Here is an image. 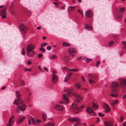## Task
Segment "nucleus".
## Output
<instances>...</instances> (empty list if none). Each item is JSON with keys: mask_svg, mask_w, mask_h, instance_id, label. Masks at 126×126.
<instances>
[{"mask_svg": "<svg viewBox=\"0 0 126 126\" xmlns=\"http://www.w3.org/2000/svg\"><path fill=\"white\" fill-rule=\"evenodd\" d=\"M66 93L64 94H63V102H60V103H63V104H65L66 103H68L69 101V100L68 97V96H70L73 95L74 94L72 92V90L70 89H69L67 90L66 91Z\"/></svg>", "mask_w": 126, "mask_h": 126, "instance_id": "obj_1", "label": "nucleus"}, {"mask_svg": "<svg viewBox=\"0 0 126 126\" xmlns=\"http://www.w3.org/2000/svg\"><path fill=\"white\" fill-rule=\"evenodd\" d=\"M119 85L116 81H113L111 83V91L113 93H116L119 90Z\"/></svg>", "mask_w": 126, "mask_h": 126, "instance_id": "obj_2", "label": "nucleus"}, {"mask_svg": "<svg viewBox=\"0 0 126 126\" xmlns=\"http://www.w3.org/2000/svg\"><path fill=\"white\" fill-rule=\"evenodd\" d=\"M73 106L72 109L73 112L74 113H77L80 112L82 110V109L84 107L83 105H82L79 107L77 106V105L74 103H72Z\"/></svg>", "mask_w": 126, "mask_h": 126, "instance_id": "obj_3", "label": "nucleus"}, {"mask_svg": "<svg viewBox=\"0 0 126 126\" xmlns=\"http://www.w3.org/2000/svg\"><path fill=\"white\" fill-rule=\"evenodd\" d=\"M16 96L18 99H16L14 100L13 102L14 104L16 105L22 104L23 102L22 100H20V95L18 91L16 92Z\"/></svg>", "mask_w": 126, "mask_h": 126, "instance_id": "obj_4", "label": "nucleus"}, {"mask_svg": "<svg viewBox=\"0 0 126 126\" xmlns=\"http://www.w3.org/2000/svg\"><path fill=\"white\" fill-rule=\"evenodd\" d=\"M53 74L52 76V82L54 83H56L58 80V78L56 74L57 73L56 71L54 70L53 71Z\"/></svg>", "mask_w": 126, "mask_h": 126, "instance_id": "obj_5", "label": "nucleus"}, {"mask_svg": "<svg viewBox=\"0 0 126 126\" xmlns=\"http://www.w3.org/2000/svg\"><path fill=\"white\" fill-rule=\"evenodd\" d=\"M20 28V31L22 33H25L27 30L26 27L23 24L21 23L19 25Z\"/></svg>", "mask_w": 126, "mask_h": 126, "instance_id": "obj_6", "label": "nucleus"}, {"mask_svg": "<svg viewBox=\"0 0 126 126\" xmlns=\"http://www.w3.org/2000/svg\"><path fill=\"white\" fill-rule=\"evenodd\" d=\"M68 52L70 55L73 57H74L75 54L76 53L75 49L73 48H69L68 49Z\"/></svg>", "mask_w": 126, "mask_h": 126, "instance_id": "obj_7", "label": "nucleus"}, {"mask_svg": "<svg viewBox=\"0 0 126 126\" xmlns=\"http://www.w3.org/2000/svg\"><path fill=\"white\" fill-rule=\"evenodd\" d=\"M67 120L69 121L77 122L80 121V119L78 117H70L67 119Z\"/></svg>", "mask_w": 126, "mask_h": 126, "instance_id": "obj_8", "label": "nucleus"}, {"mask_svg": "<svg viewBox=\"0 0 126 126\" xmlns=\"http://www.w3.org/2000/svg\"><path fill=\"white\" fill-rule=\"evenodd\" d=\"M14 115H13L10 118L9 121L7 123L6 126H12L13 125L14 123Z\"/></svg>", "mask_w": 126, "mask_h": 126, "instance_id": "obj_9", "label": "nucleus"}, {"mask_svg": "<svg viewBox=\"0 0 126 126\" xmlns=\"http://www.w3.org/2000/svg\"><path fill=\"white\" fill-rule=\"evenodd\" d=\"M35 46L33 44H28L26 47L27 50H33L35 49Z\"/></svg>", "mask_w": 126, "mask_h": 126, "instance_id": "obj_10", "label": "nucleus"}, {"mask_svg": "<svg viewBox=\"0 0 126 126\" xmlns=\"http://www.w3.org/2000/svg\"><path fill=\"white\" fill-rule=\"evenodd\" d=\"M120 85L121 88H125L126 85V79H123L121 80L120 83Z\"/></svg>", "mask_w": 126, "mask_h": 126, "instance_id": "obj_11", "label": "nucleus"}, {"mask_svg": "<svg viewBox=\"0 0 126 126\" xmlns=\"http://www.w3.org/2000/svg\"><path fill=\"white\" fill-rule=\"evenodd\" d=\"M104 108L105 109V111L106 112H110V109L108 104L105 103H103Z\"/></svg>", "mask_w": 126, "mask_h": 126, "instance_id": "obj_12", "label": "nucleus"}, {"mask_svg": "<svg viewBox=\"0 0 126 126\" xmlns=\"http://www.w3.org/2000/svg\"><path fill=\"white\" fill-rule=\"evenodd\" d=\"M27 54L29 57H32L34 54V51L33 50H27Z\"/></svg>", "mask_w": 126, "mask_h": 126, "instance_id": "obj_13", "label": "nucleus"}, {"mask_svg": "<svg viewBox=\"0 0 126 126\" xmlns=\"http://www.w3.org/2000/svg\"><path fill=\"white\" fill-rule=\"evenodd\" d=\"M75 96L77 97V100L78 102H81L83 99V97L79 94H74Z\"/></svg>", "mask_w": 126, "mask_h": 126, "instance_id": "obj_14", "label": "nucleus"}, {"mask_svg": "<svg viewBox=\"0 0 126 126\" xmlns=\"http://www.w3.org/2000/svg\"><path fill=\"white\" fill-rule=\"evenodd\" d=\"M17 108L22 111H25L26 110V107L25 105L20 106Z\"/></svg>", "mask_w": 126, "mask_h": 126, "instance_id": "obj_15", "label": "nucleus"}, {"mask_svg": "<svg viewBox=\"0 0 126 126\" xmlns=\"http://www.w3.org/2000/svg\"><path fill=\"white\" fill-rule=\"evenodd\" d=\"M6 14L7 11L5 8L0 11V15L1 16H5Z\"/></svg>", "mask_w": 126, "mask_h": 126, "instance_id": "obj_16", "label": "nucleus"}, {"mask_svg": "<svg viewBox=\"0 0 126 126\" xmlns=\"http://www.w3.org/2000/svg\"><path fill=\"white\" fill-rule=\"evenodd\" d=\"M63 107L61 106L58 104L56 105L55 107V109L61 111L63 109Z\"/></svg>", "mask_w": 126, "mask_h": 126, "instance_id": "obj_17", "label": "nucleus"}, {"mask_svg": "<svg viewBox=\"0 0 126 126\" xmlns=\"http://www.w3.org/2000/svg\"><path fill=\"white\" fill-rule=\"evenodd\" d=\"M104 124L105 126H112L113 123L111 121H106L104 122Z\"/></svg>", "mask_w": 126, "mask_h": 126, "instance_id": "obj_18", "label": "nucleus"}, {"mask_svg": "<svg viewBox=\"0 0 126 126\" xmlns=\"http://www.w3.org/2000/svg\"><path fill=\"white\" fill-rule=\"evenodd\" d=\"M93 110L90 107H88L86 109V111L88 113L90 114L93 112Z\"/></svg>", "mask_w": 126, "mask_h": 126, "instance_id": "obj_19", "label": "nucleus"}, {"mask_svg": "<svg viewBox=\"0 0 126 126\" xmlns=\"http://www.w3.org/2000/svg\"><path fill=\"white\" fill-rule=\"evenodd\" d=\"M86 16H93V12L90 10H88L85 13Z\"/></svg>", "mask_w": 126, "mask_h": 126, "instance_id": "obj_20", "label": "nucleus"}, {"mask_svg": "<svg viewBox=\"0 0 126 126\" xmlns=\"http://www.w3.org/2000/svg\"><path fill=\"white\" fill-rule=\"evenodd\" d=\"M40 122V120L39 119H34V121H32V124L35 125H38Z\"/></svg>", "mask_w": 126, "mask_h": 126, "instance_id": "obj_21", "label": "nucleus"}, {"mask_svg": "<svg viewBox=\"0 0 126 126\" xmlns=\"http://www.w3.org/2000/svg\"><path fill=\"white\" fill-rule=\"evenodd\" d=\"M75 8V6L73 7L72 6H70L68 7L67 11L68 12L70 13L71 11H73Z\"/></svg>", "mask_w": 126, "mask_h": 126, "instance_id": "obj_22", "label": "nucleus"}, {"mask_svg": "<svg viewBox=\"0 0 126 126\" xmlns=\"http://www.w3.org/2000/svg\"><path fill=\"white\" fill-rule=\"evenodd\" d=\"M118 102V100L117 99H115L111 103V104L113 106H114L115 105H116Z\"/></svg>", "mask_w": 126, "mask_h": 126, "instance_id": "obj_23", "label": "nucleus"}, {"mask_svg": "<svg viewBox=\"0 0 126 126\" xmlns=\"http://www.w3.org/2000/svg\"><path fill=\"white\" fill-rule=\"evenodd\" d=\"M26 118L25 116H23L20 119H19L17 120V122L18 123H20L24 121Z\"/></svg>", "mask_w": 126, "mask_h": 126, "instance_id": "obj_24", "label": "nucleus"}, {"mask_svg": "<svg viewBox=\"0 0 126 126\" xmlns=\"http://www.w3.org/2000/svg\"><path fill=\"white\" fill-rule=\"evenodd\" d=\"M62 68H63V69H68V70H70L74 72H78V69H76V68H74V69H67L66 67H62Z\"/></svg>", "mask_w": 126, "mask_h": 126, "instance_id": "obj_25", "label": "nucleus"}, {"mask_svg": "<svg viewBox=\"0 0 126 126\" xmlns=\"http://www.w3.org/2000/svg\"><path fill=\"white\" fill-rule=\"evenodd\" d=\"M85 27L86 29L89 31H90L93 29L92 28L91 26L88 25H85Z\"/></svg>", "mask_w": 126, "mask_h": 126, "instance_id": "obj_26", "label": "nucleus"}, {"mask_svg": "<svg viewBox=\"0 0 126 126\" xmlns=\"http://www.w3.org/2000/svg\"><path fill=\"white\" fill-rule=\"evenodd\" d=\"M93 107L94 109L95 110L97 109L98 107V105L94 102H93Z\"/></svg>", "mask_w": 126, "mask_h": 126, "instance_id": "obj_27", "label": "nucleus"}, {"mask_svg": "<svg viewBox=\"0 0 126 126\" xmlns=\"http://www.w3.org/2000/svg\"><path fill=\"white\" fill-rule=\"evenodd\" d=\"M57 58V56L53 54L50 57V59H54Z\"/></svg>", "mask_w": 126, "mask_h": 126, "instance_id": "obj_28", "label": "nucleus"}, {"mask_svg": "<svg viewBox=\"0 0 126 126\" xmlns=\"http://www.w3.org/2000/svg\"><path fill=\"white\" fill-rule=\"evenodd\" d=\"M110 96L114 97H117L118 96V95L117 94H114L112 93L110 94Z\"/></svg>", "mask_w": 126, "mask_h": 126, "instance_id": "obj_29", "label": "nucleus"}, {"mask_svg": "<svg viewBox=\"0 0 126 126\" xmlns=\"http://www.w3.org/2000/svg\"><path fill=\"white\" fill-rule=\"evenodd\" d=\"M69 57L67 56H65L63 58L64 60L66 62H67L69 61Z\"/></svg>", "mask_w": 126, "mask_h": 126, "instance_id": "obj_30", "label": "nucleus"}, {"mask_svg": "<svg viewBox=\"0 0 126 126\" xmlns=\"http://www.w3.org/2000/svg\"><path fill=\"white\" fill-rule=\"evenodd\" d=\"M42 116L44 120H45L46 118V115L45 112H43L42 113Z\"/></svg>", "mask_w": 126, "mask_h": 126, "instance_id": "obj_31", "label": "nucleus"}, {"mask_svg": "<svg viewBox=\"0 0 126 126\" xmlns=\"http://www.w3.org/2000/svg\"><path fill=\"white\" fill-rule=\"evenodd\" d=\"M75 85L77 88L78 89L80 88L81 87V85L80 84L78 83H75Z\"/></svg>", "mask_w": 126, "mask_h": 126, "instance_id": "obj_32", "label": "nucleus"}, {"mask_svg": "<svg viewBox=\"0 0 126 126\" xmlns=\"http://www.w3.org/2000/svg\"><path fill=\"white\" fill-rule=\"evenodd\" d=\"M63 46H67L69 47L70 46V45L69 43L65 42L63 43Z\"/></svg>", "mask_w": 126, "mask_h": 126, "instance_id": "obj_33", "label": "nucleus"}, {"mask_svg": "<svg viewBox=\"0 0 126 126\" xmlns=\"http://www.w3.org/2000/svg\"><path fill=\"white\" fill-rule=\"evenodd\" d=\"M39 49L41 51L43 52H45L46 50V49L43 47L42 45H41V47Z\"/></svg>", "mask_w": 126, "mask_h": 126, "instance_id": "obj_34", "label": "nucleus"}, {"mask_svg": "<svg viewBox=\"0 0 126 126\" xmlns=\"http://www.w3.org/2000/svg\"><path fill=\"white\" fill-rule=\"evenodd\" d=\"M88 76L90 78L94 79H95V77L92 74H88Z\"/></svg>", "mask_w": 126, "mask_h": 126, "instance_id": "obj_35", "label": "nucleus"}, {"mask_svg": "<svg viewBox=\"0 0 126 126\" xmlns=\"http://www.w3.org/2000/svg\"><path fill=\"white\" fill-rule=\"evenodd\" d=\"M69 78V76H66L65 77L64 80V82H67Z\"/></svg>", "mask_w": 126, "mask_h": 126, "instance_id": "obj_36", "label": "nucleus"}, {"mask_svg": "<svg viewBox=\"0 0 126 126\" xmlns=\"http://www.w3.org/2000/svg\"><path fill=\"white\" fill-rule=\"evenodd\" d=\"M120 11L121 12L123 13L125 12V8L124 7L121 8L120 9Z\"/></svg>", "mask_w": 126, "mask_h": 126, "instance_id": "obj_37", "label": "nucleus"}, {"mask_svg": "<svg viewBox=\"0 0 126 126\" xmlns=\"http://www.w3.org/2000/svg\"><path fill=\"white\" fill-rule=\"evenodd\" d=\"M89 82L90 84L94 83H95L94 81V80H93L92 79H89Z\"/></svg>", "mask_w": 126, "mask_h": 126, "instance_id": "obj_38", "label": "nucleus"}, {"mask_svg": "<svg viewBox=\"0 0 126 126\" xmlns=\"http://www.w3.org/2000/svg\"><path fill=\"white\" fill-rule=\"evenodd\" d=\"M25 71H31L32 70L30 68H25Z\"/></svg>", "mask_w": 126, "mask_h": 126, "instance_id": "obj_39", "label": "nucleus"}, {"mask_svg": "<svg viewBox=\"0 0 126 126\" xmlns=\"http://www.w3.org/2000/svg\"><path fill=\"white\" fill-rule=\"evenodd\" d=\"M43 70H42V71H45L46 72H47L48 71V70L47 68L46 67H43Z\"/></svg>", "mask_w": 126, "mask_h": 126, "instance_id": "obj_40", "label": "nucleus"}, {"mask_svg": "<svg viewBox=\"0 0 126 126\" xmlns=\"http://www.w3.org/2000/svg\"><path fill=\"white\" fill-rule=\"evenodd\" d=\"M48 126H55V125L53 124H52L50 122H49L48 123Z\"/></svg>", "mask_w": 126, "mask_h": 126, "instance_id": "obj_41", "label": "nucleus"}, {"mask_svg": "<svg viewBox=\"0 0 126 126\" xmlns=\"http://www.w3.org/2000/svg\"><path fill=\"white\" fill-rule=\"evenodd\" d=\"M90 114V115L91 116H94L96 115L95 113L94 112V110H93V112Z\"/></svg>", "mask_w": 126, "mask_h": 126, "instance_id": "obj_42", "label": "nucleus"}, {"mask_svg": "<svg viewBox=\"0 0 126 126\" xmlns=\"http://www.w3.org/2000/svg\"><path fill=\"white\" fill-rule=\"evenodd\" d=\"M34 119H33V118L31 117H30L28 119V121L32 122V121H34Z\"/></svg>", "mask_w": 126, "mask_h": 126, "instance_id": "obj_43", "label": "nucleus"}, {"mask_svg": "<svg viewBox=\"0 0 126 126\" xmlns=\"http://www.w3.org/2000/svg\"><path fill=\"white\" fill-rule=\"evenodd\" d=\"M21 54L23 55H25V53L24 50V49H23L22 50L21 52Z\"/></svg>", "mask_w": 126, "mask_h": 126, "instance_id": "obj_44", "label": "nucleus"}, {"mask_svg": "<svg viewBox=\"0 0 126 126\" xmlns=\"http://www.w3.org/2000/svg\"><path fill=\"white\" fill-rule=\"evenodd\" d=\"M48 44L47 43H42L41 45H42V46H45L46 45H47Z\"/></svg>", "mask_w": 126, "mask_h": 126, "instance_id": "obj_45", "label": "nucleus"}, {"mask_svg": "<svg viewBox=\"0 0 126 126\" xmlns=\"http://www.w3.org/2000/svg\"><path fill=\"white\" fill-rule=\"evenodd\" d=\"M113 44L114 42L113 41H111L109 45V46L110 47H111L112 45H113Z\"/></svg>", "mask_w": 126, "mask_h": 126, "instance_id": "obj_46", "label": "nucleus"}, {"mask_svg": "<svg viewBox=\"0 0 126 126\" xmlns=\"http://www.w3.org/2000/svg\"><path fill=\"white\" fill-rule=\"evenodd\" d=\"M98 115L100 117H102L104 116V115L103 114L100 112L98 113Z\"/></svg>", "mask_w": 126, "mask_h": 126, "instance_id": "obj_47", "label": "nucleus"}, {"mask_svg": "<svg viewBox=\"0 0 126 126\" xmlns=\"http://www.w3.org/2000/svg\"><path fill=\"white\" fill-rule=\"evenodd\" d=\"M78 12L81 14V15H83V12L80 9H79L78 10Z\"/></svg>", "mask_w": 126, "mask_h": 126, "instance_id": "obj_48", "label": "nucleus"}, {"mask_svg": "<svg viewBox=\"0 0 126 126\" xmlns=\"http://www.w3.org/2000/svg\"><path fill=\"white\" fill-rule=\"evenodd\" d=\"M81 78L83 81L85 82H86V80L85 79V78L83 76H82L81 77Z\"/></svg>", "mask_w": 126, "mask_h": 126, "instance_id": "obj_49", "label": "nucleus"}, {"mask_svg": "<svg viewBox=\"0 0 126 126\" xmlns=\"http://www.w3.org/2000/svg\"><path fill=\"white\" fill-rule=\"evenodd\" d=\"M47 50H50L51 49V47L49 46H48L47 47Z\"/></svg>", "mask_w": 126, "mask_h": 126, "instance_id": "obj_50", "label": "nucleus"}, {"mask_svg": "<svg viewBox=\"0 0 126 126\" xmlns=\"http://www.w3.org/2000/svg\"><path fill=\"white\" fill-rule=\"evenodd\" d=\"M43 55L42 54H39L38 55V58H40L42 57Z\"/></svg>", "mask_w": 126, "mask_h": 126, "instance_id": "obj_51", "label": "nucleus"}, {"mask_svg": "<svg viewBox=\"0 0 126 126\" xmlns=\"http://www.w3.org/2000/svg\"><path fill=\"white\" fill-rule=\"evenodd\" d=\"M116 17L118 20H119L120 19L122 18V16H116Z\"/></svg>", "mask_w": 126, "mask_h": 126, "instance_id": "obj_52", "label": "nucleus"}, {"mask_svg": "<svg viewBox=\"0 0 126 126\" xmlns=\"http://www.w3.org/2000/svg\"><path fill=\"white\" fill-rule=\"evenodd\" d=\"M81 90H85V91H87L88 90V89L85 88L84 87L81 88Z\"/></svg>", "mask_w": 126, "mask_h": 126, "instance_id": "obj_53", "label": "nucleus"}, {"mask_svg": "<svg viewBox=\"0 0 126 126\" xmlns=\"http://www.w3.org/2000/svg\"><path fill=\"white\" fill-rule=\"evenodd\" d=\"M65 6L64 5L61 7L60 9L61 10H64L65 9Z\"/></svg>", "mask_w": 126, "mask_h": 126, "instance_id": "obj_54", "label": "nucleus"}, {"mask_svg": "<svg viewBox=\"0 0 126 126\" xmlns=\"http://www.w3.org/2000/svg\"><path fill=\"white\" fill-rule=\"evenodd\" d=\"M70 73H68V75H67V76H68L69 77V78H70V77L71 76V75H73V74L71 73H70Z\"/></svg>", "mask_w": 126, "mask_h": 126, "instance_id": "obj_55", "label": "nucleus"}, {"mask_svg": "<svg viewBox=\"0 0 126 126\" xmlns=\"http://www.w3.org/2000/svg\"><path fill=\"white\" fill-rule=\"evenodd\" d=\"M122 43L123 45H126V41H125L122 42Z\"/></svg>", "mask_w": 126, "mask_h": 126, "instance_id": "obj_56", "label": "nucleus"}, {"mask_svg": "<svg viewBox=\"0 0 126 126\" xmlns=\"http://www.w3.org/2000/svg\"><path fill=\"white\" fill-rule=\"evenodd\" d=\"M91 60V59L87 58L86 59V61L87 62H89V61H90Z\"/></svg>", "mask_w": 126, "mask_h": 126, "instance_id": "obj_57", "label": "nucleus"}, {"mask_svg": "<svg viewBox=\"0 0 126 126\" xmlns=\"http://www.w3.org/2000/svg\"><path fill=\"white\" fill-rule=\"evenodd\" d=\"M123 120V116H122L120 118V121L121 122H122Z\"/></svg>", "mask_w": 126, "mask_h": 126, "instance_id": "obj_58", "label": "nucleus"}, {"mask_svg": "<svg viewBox=\"0 0 126 126\" xmlns=\"http://www.w3.org/2000/svg\"><path fill=\"white\" fill-rule=\"evenodd\" d=\"M80 123V122H78L76 123L74 125V126H77Z\"/></svg>", "mask_w": 126, "mask_h": 126, "instance_id": "obj_59", "label": "nucleus"}, {"mask_svg": "<svg viewBox=\"0 0 126 126\" xmlns=\"http://www.w3.org/2000/svg\"><path fill=\"white\" fill-rule=\"evenodd\" d=\"M100 63V62L99 61H98L97 62V63L96 64V65L97 67H98V65Z\"/></svg>", "mask_w": 126, "mask_h": 126, "instance_id": "obj_60", "label": "nucleus"}, {"mask_svg": "<svg viewBox=\"0 0 126 126\" xmlns=\"http://www.w3.org/2000/svg\"><path fill=\"white\" fill-rule=\"evenodd\" d=\"M27 63L29 65L31 64V62L30 61H28L27 62Z\"/></svg>", "mask_w": 126, "mask_h": 126, "instance_id": "obj_61", "label": "nucleus"}, {"mask_svg": "<svg viewBox=\"0 0 126 126\" xmlns=\"http://www.w3.org/2000/svg\"><path fill=\"white\" fill-rule=\"evenodd\" d=\"M97 120L96 121L97 122H98L100 121V119L99 118L97 117Z\"/></svg>", "mask_w": 126, "mask_h": 126, "instance_id": "obj_62", "label": "nucleus"}, {"mask_svg": "<svg viewBox=\"0 0 126 126\" xmlns=\"http://www.w3.org/2000/svg\"><path fill=\"white\" fill-rule=\"evenodd\" d=\"M21 84L22 85L24 84V81H21Z\"/></svg>", "mask_w": 126, "mask_h": 126, "instance_id": "obj_63", "label": "nucleus"}, {"mask_svg": "<svg viewBox=\"0 0 126 126\" xmlns=\"http://www.w3.org/2000/svg\"><path fill=\"white\" fill-rule=\"evenodd\" d=\"M122 126H126V122H125L123 125Z\"/></svg>", "mask_w": 126, "mask_h": 126, "instance_id": "obj_64", "label": "nucleus"}]
</instances>
